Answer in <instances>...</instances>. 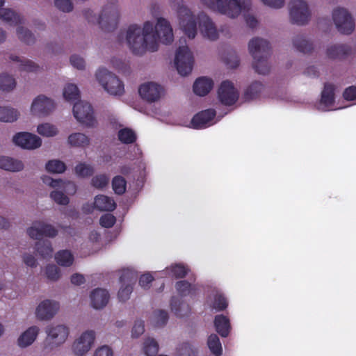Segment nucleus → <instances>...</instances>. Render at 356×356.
I'll use <instances>...</instances> for the list:
<instances>
[{
	"label": "nucleus",
	"instance_id": "24",
	"mask_svg": "<svg viewBox=\"0 0 356 356\" xmlns=\"http://www.w3.org/2000/svg\"><path fill=\"white\" fill-rule=\"evenodd\" d=\"M213 86L211 79L202 76L197 79L193 84V92L199 96L207 95Z\"/></svg>",
	"mask_w": 356,
	"mask_h": 356
},
{
	"label": "nucleus",
	"instance_id": "22",
	"mask_svg": "<svg viewBox=\"0 0 356 356\" xmlns=\"http://www.w3.org/2000/svg\"><path fill=\"white\" fill-rule=\"evenodd\" d=\"M109 298L110 295L107 290L97 288L90 294L91 305L97 309H102L107 305Z\"/></svg>",
	"mask_w": 356,
	"mask_h": 356
},
{
	"label": "nucleus",
	"instance_id": "21",
	"mask_svg": "<svg viewBox=\"0 0 356 356\" xmlns=\"http://www.w3.org/2000/svg\"><path fill=\"white\" fill-rule=\"evenodd\" d=\"M216 111L214 109H207L202 111L195 114L192 120L191 124L194 129H203L209 125V123L216 116Z\"/></svg>",
	"mask_w": 356,
	"mask_h": 356
},
{
	"label": "nucleus",
	"instance_id": "45",
	"mask_svg": "<svg viewBox=\"0 0 356 356\" xmlns=\"http://www.w3.org/2000/svg\"><path fill=\"white\" fill-rule=\"evenodd\" d=\"M112 187L115 193L122 195L126 191L127 181L122 176H115L112 180Z\"/></svg>",
	"mask_w": 356,
	"mask_h": 356
},
{
	"label": "nucleus",
	"instance_id": "61",
	"mask_svg": "<svg viewBox=\"0 0 356 356\" xmlns=\"http://www.w3.org/2000/svg\"><path fill=\"white\" fill-rule=\"evenodd\" d=\"M42 179L44 184L52 188L61 187L63 184L61 179H54L49 176H43Z\"/></svg>",
	"mask_w": 356,
	"mask_h": 356
},
{
	"label": "nucleus",
	"instance_id": "12",
	"mask_svg": "<svg viewBox=\"0 0 356 356\" xmlns=\"http://www.w3.org/2000/svg\"><path fill=\"white\" fill-rule=\"evenodd\" d=\"M47 338L45 343L50 348L63 343L67 338L69 330L65 325H49L46 329Z\"/></svg>",
	"mask_w": 356,
	"mask_h": 356
},
{
	"label": "nucleus",
	"instance_id": "23",
	"mask_svg": "<svg viewBox=\"0 0 356 356\" xmlns=\"http://www.w3.org/2000/svg\"><path fill=\"white\" fill-rule=\"evenodd\" d=\"M351 53V47L344 44L331 45L326 50V55L330 59H343Z\"/></svg>",
	"mask_w": 356,
	"mask_h": 356
},
{
	"label": "nucleus",
	"instance_id": "25",
	"mask_svg": "<svg viewBox=\"0 0 356 356\" xmlns=\"http://www.w3.org/2000/svg\"><path fill=\"white\" fill-rule=\"evenodd\" d=\"M38 333V327L34 325L29 327L18 338L17 342L19 346L22 348H26L31 345L36 339Z\"/></svg>",
	"mask_w": 356,
	"mask_h": 356
},
{
	"label": "nucleus",
	"instance_id": "57",
	"mask_svg": "<svg viewBox=\"0 0 356 356\" xmlns=\"http://www.w3.org/2000/svg\"><path fill=\"white\" fill-rule=\"evenodd\" d=\"M171 272L177 279L184 277L188 272V269L186 268L184 265L181 264H176L171 267Z\"/></svg>",
	"mask_w": 356,
	"mask_h": 356
},
{
	"label": "nucleus",
	"instance_id": "7",
	"mask_svg": "<svg viewBox=\"0 0 356 356\" xmlns=\"http://www.w3.org/2000/svg\"><path fill=\"white\" fill-rule=\"evenodd\" d=\"M107 1L108 4L103 8L97 23L103 31L111 32L118 26L120 15L116 6L117 0H107Z\"/></svg>",
	"mask_w": 356,
	"mask_h": 356
},
{
	"label": "nucleus",
	"instance_id": "53",
	"mask_svg": "<svg viewBox=\"0 0 356 356\" xmlns=\"http://www.w3.org/2000/svg\"><path fill=\"white\" fill-rule=\"evenodd\" d=\"M45 274L49 280L56 281L60 277V272L56 265L49 264L45 268Z\"/></svg>",
	"mask_w": 356,
	"mask_h": 356
},
{
	"label": "nucleus",
	"instance_id": "49",
	"mask_svg": "<svg viewBox=\"0 0 356 356\" xmlns=\"http://www.w3.org/2000/svg\"><path fill=\"white\" fill-rule=\"evenodd\" d=\"M143 350L147 356H154L159 351V344L155 339L148 338L144 342Z\"/></svg>",
	"mask_w": 356,
	"mask_h": 356
},
{
	"label": "nucleus",
	"instance_id": "8",
	"mask_svg": "<svg viewBox=\"0 0 356 356\" xmlns=\"http://www.w3.org/2000/svg\"><path fill=\"white\" fill-rule=\"evenodd\" d=\"M193 63L194 58L188 47H179L175 58V65L178 73L181 76L189 74L192 72Z\"/></svg>",
	"mask_w": 356,
	"mask_h": 356
},
{
	"label": "nucleus",
	"instance_id": "37",
	"mask_svg": "<svg viewBox=\"0 0 356 356\" xmlns=\"http://www.w3.org/2000/svg\"><path fill=\"white\" fill-rule=\"evenodd\" d=\"M19 113L16 109L10 107L0 106V121L13 122L17 120Z\"/></svg>",
	"mask_w": 356,
	"mask_h": 356
},
{
	"label": "nucleus",
	"instance_id": "26",
	"mask_svg": "<svg viewBox=\"0 0 356 356\" xmlns=\"http://www.w3.org/2000/svg\"><path fill=\"white\" fill-rule=\"evenodd\" d=\"M94 205L97 210L102 211H112L117 207L113 198L104 195H97L95 198Z\"/></svg>",
	"mask_w": 356,
	"mask_h": 356
},
{
	"label": "nucleus",
	"instance_id": "5",
	"mask_svg": "<svg viewBox=\"0 0 356 356\" xmlns=\"http://www.w3.org/2000/svg\"><path fill=\"white\" fill-rule=\"evenodd\" d=\"M171 6L177 10L179 23L184 34L193 39L197 34V22L192 12L183 4V0H170Z\"/></svg>",
	"mask_w": 356,
	"mask_h": 356
},
{
	"label": "nucleus",
	"instance_id": "13",
	"mask_svg": "<svg viewBox=\"0 0 356 356\" xmlns=\"http://www.w3.org/2000/svg\"><path fill=\"white\" fill-rule=\"evenodd\" d=\"M137 280L136 273L130 270L122 271L120 282L122 286L118 291V297L121 302H125L129 299L130 294L133 291L134 285Z\"/></svg>",
	"mask_w": 356,
	"mask_h": 356
},
{
	"label": "nucleus",
	"instance_id": "51",
	"mask_svg": "<svg viewBox=\"0 0 356 356\" xmlns=\"http://www.w3.org/2000/svg\"><path fill=\"white\" fill-rule=\"evenodd\" d=\"M154 323L156 327L164 326L168 321V314L165 310H156L154 312Z\"/></svg>",
	"mask_w": 356,
	"mask_h": 356
},
{
	"label": "nucleus",
	"instance_id": "62",
	"mask_svg": "<svg viewBox=\"0 0 356 356\" xmlns=\"http://www.w3.org/2000/svg\"><path fill=\"white\" fill-rule=\"evenodd\" d=\"M70 63L78 70H82L85 67L84 59L77 55H72L70 57Z\"/></svg>",
	"mask_w": 356,
	"mask_h": 356
},
{
	"label": "nucleus",
	"instance_id": "59",
	"mask_svg": "<svg viewBox=\"0 0 356 356\" xmlns=\"http://www.w3.org/2000/svg\"><path fill=\"white\" fill-rule=\"evenodd\" d=\"M145 331L144 321L141 320L136 321L131 331V335L133 337H138Z\"/></svg>",
	"mask_w": 356,
	"mask_h": 356
},
{
	"label": "nucleus",
	"instance_id": "33",
	"mask_svg": "<svg viewBox=\"0 0 356 356\" xmlns=\"http://www.w3.org/2000/svg\"><path fill=\"white\" fill-rule=\"evenodd\" d=\"M334 102V86L330 83H325L321 92V103L326 107L333 105Z\"/></svg>",
	"mask_w": 356,
	"mask_h": 356
},
{
	"label": "nucleus",
	"instance_id": "39",
	"mask_svg": "<svg viewBox=\"0 0 356 356\" xmlns=\"http://www.w3.org/2000/svg\"><path fill=\"white\" fill-rule=\"evenodd\" d=\"M175 288L181 296H186L189 294H195L196 287L186 280L178 281L175 284Z\"/></svg>",
	"mask_w": 356,
	"mask_h": 356
},
{
	"label": "nucleus",
	"instance_id": "11",
	"mask_svg": "<svg viewBox=\"0 0 356 356\" xmlns=\"http://www.w3.org/2000/svg\"><path fill=\"white\" fill-rule=\"evenodd\" d=\"M73 114L79 122L87 127H93L96 123L92 107L88 102H76L73 106Z\"/></svg>",
	"mask_w": 356,
	"mask_h": 356
},
{
	"label": "nucleus",
	"instance_id": "28",
	"mask_svg": "<svg viewBox=\"0 0 356 356\" xmlns=\"http://www.w3.org/2000/svg\"><path fill=\"white\" fill-rule=\"evenodd\" d=\"M264 90V85L260 81H253L245 90L243 97L245 101L259 98Z\"/></svg>",
	"mask_w": 356,
	"mask_h": 356
},
{
	"label": "nucleus",
	"instance_id": "30",
	"mask_svg": "<svg viewBox=\"0 0 356 356\" xmlns=\"http://www.w3.org/2000/svg\"><path fill=\"white\" fill-rule=\"evenodd\" d=\"M170 307L172 312L178 317L187 316L191 312L190 306L176 297L171 298Z\"/></svg>",
	"mask_w": 356,
	"mask_h": 356
},
{
	"label": "nucleus",
	"instance_id": "58",
	"mask_svg": "<svg viewBox=\"0 0 356 356\" xmlns=\"http://www.w3.org/2000/svg\"><path fill=\"white\" fill-rule=\"evenodd\" d=\"M55 6L63 12L69 13L72 10L73 5L70 0H55Z\"/></svg>",
	"mask_w": 356,
	"mask_h": 356
},
{
	"label": "nucleus",
	"instance_id": "54",
	"mask_svg": "<svg viewBox=\"0 0 356 356\" xmlns=\"http://www.w3.org/2000/svg\"><path fill=\"white\" fill-rule=\"evenodd\" d=\"M225 63L226 65H227L229 68H236L240 63V60L238 59V56L236 52L234 51H230L225 58Z\"/></svg>",
	"mask_w": 356,
	"mask_h": 356
},
{
	"label": "nucleus",
	"instance_id": "10",
	"mask_svg": "<svg viewBox=\"0 0 356 356\" xmlns=\"http://www.w3.org/2000/svg\"><path fill=\"white\" fill-rule=\"evenodd\" d=\"M332 19L337 30L341 33L349 35L354 31V19L346 9L335 8L332 12Z\"/></svg>",
	"mask_w": 356,
	"mask_h": 356
},
{
	"label": "nucleus",
	"instance_id": "60",
	"mask_svg": "<svg viewBox=\"0 0 356 356\" xmlns=\"http://www.w3.org/2000/svg\"><path fill=\"white\" fill-rule=\"evenodd\" d=\"M153 280L154 277L150 273L142 275L139 279V285L144 289H148Z\"/></svg>",
	"mask_w": 356,
	"mask_h": 356
},
{
	"label": "nucleus",
	"instance_id": "46",
	"mask_svg": "<svg viewBox=\"0 0 356 356\" xmlns=\"http://www.w3.org/2000/svg\"><path fill=\"white\" fill-rule=\"evenodd\" d=\"M37 131L39 134L46 137L54 136L58 133L56 127L49 123H44L38 125Z\"/></svg>",
	"mask_w": 356,
	"mask_h": 356
},
{
	"label": "nucleus",
	"instance_id": "15",
	"mask_svg": "<svg viewBox=\"0 0 356 356\" xmlns=\"http://www.w3.org/2000/svg\"><path fill=\"white\" fill-rule=\"evenodd\" d=\"M199 29L204 38L210 40H216L218 38V33L211 19L205 13H200L197 17Z\"/></svg>",
	"mask_w": 356,
	"mask_h": 356
},
{
	"label": "nucleus",
	"instance_id": "38",
	"mask_svg": "<svg viewBox=\"0 0 356 356\" xmlns=\"http://www.w3.org/2000/svg\"><path fill=\"white\" fill-rule=\"evenodd\" d=\"M208 347L213 355L220 356L222 353V348L219 337L216 334H211L207 339Z\"/></svg>",
	"mask_w": 356,
	"mask_h": 356
},
{
	"label": "nucleus",
	"instance_id": "50",
	"mask_svg": "<svg viewBox=\"0 0 356 356\" xmlns=\"http://www.w3.org/2000/svg\"><path fill=\"white\" fill-rule=\"evenodd\" d=\"M75 172L77 176L81 177H88L94 172V168L85 163H80L75 167Z\"/></svg>",
	"mask_w": 356,
	"mask_h": 356
},
{
	"label": "nucleus",
	"instance_id": "3",
	"mask_svg": "<svg viewBox=\"0 0 356 356\" xmlns=\"http://www.w3.org/2000/svg\"><path fill=\"white\" fill-rule=\"evenodd\" d=\"M248 49L254 59L252 66L255 72L259 74H267L270 72L268 58L271 54L269 42L260 38H254L249 42Z\"/></svg>",
	"mask_w": 356,
	"mask_h": 356
},
{
	"label": "nucleus",
	"instance_id": "43",
	"mask_svg": "<svg viewBox=\"0 0 356 356\" xmlns=\"http://www.w3.org/2000/svg\"><path fill=\"white\" fill-rule=\"evenodd\" d=\"M16 86V81L15 79L7 74H0V89L3 91L9 92L14 89Z\"/></svg>",
	"mask_w": 356,
	"mask_h": 356
},
{
	"label": "nucleus",
	"instance_id": "63",
	"mask_svg": "<svg viewBox=\"0 0 356 356\" xmlns=\"http://www.w3.org/2000/svg\"><path fill=\"white\" fill-rule=\"evenodd\" d=\"M343 97L345 99L348 101H353L356 99V86H352L345 89Z\"/></svg>",
	"mask_w": 356,
	"mask_h": 356
},
{
	"label": "nucleus",
	"instance_id": "35",
	"mask_svg": "<svg viewBox=\"0 0 356 356\" xmlns=\"http://www.w3.org/2000/svg\"><path fill=\"white\" fill-rule=\"evenodd\" d=\"M55 259L58 265L69 267L74 262V256L70 251L63 250L58 251L55 254Z\"/></svg>",
	"mask_w": 356,
	"mask_h": 356
},
{
	"label": "nucleus",
	"instance_id": "17",
	"mask_svg": "<svg viewBox=\"0 0 356 356\" xmlns=\"http://www.w3.org/2000/svg\"><path fill=\"white\" fill-rule=\"evenodd\" d=\"M15 144L24 149H33L40 147L42 140L38 136L29 132L16 134L13 139Z\"/></svg>",
	"mask_w": 356,
	"mask_h": 356
},
{
	"label": "nucleus",
	"instance_id": "29",
	"mask_svg": "<svg viewBox=\"0 0 356 356\" xmlns=\"http://www.w3.org/2000/svg\"><path fill=\"white\" fill-rule=\"evenodd\" d=\"M0 168L8 171L18 172L24 168V164L21 161L0 156Z\"/></svg>",
	"mask_w": 356,
	"mask_h": 356
},
{
	"label": "nucleus",
	"instance_id": "41",
	"mask_svg": "<svg viewBox=\"0 0 356 356\" xmlns=\"http://www.w3.org/2000/svg\"><path fill=\"white\" fill-rule=\"evenodd\" d=\"M63 97L68 102L75 101L80 98V92L76 85L68 83L64 88Z\"/></svg>",
	"mask_w": 356,
	"mask_h": 356
},
{
	"label": "nucleus",
	"instance_id": "52",
	"mask_svg": "<svg viewBox=\"0 0 356 356\" xmlns=\"http://www.w3.org/2000/svg\"><path fill=\"white\" fill-rule=\"evenodd\" d=\"M109 182V177L104 174L98 175L92 177L91 184L96 188L102 189L106 187Z\"/></svg>",
	"mask_w": 356,
	"mask_h": 356
},
{
	"label": "nucleus",
	"instance_id": "47",
	"mask_svg": "<svg viewBox=\"0 0 356 356\" xmlns=\"http://www.w3.org/2000/svg\"><path fill=\"white\" fill-rule=\"evenodd\" d=\"M46 170L52 173H62L66 169L65 164L60 160H51L46 164Z\"/></svg>",
	"mask_w": 356,
	"mask_h": 356
},
{
	"label": "nucleus",
	"instance_id": "31",
	"mask_svg": "<svg viewBox=\"0 0 356 356\" xmlns=\"http://www.w3.org/2000/svg\"><path fill=\"white\" fill-rule=\"evenodd\" d=\"M0 19L10 25H18L23 22V18L11 9L0 8Z\"/></svg>",
	"mask_w": 356,
	"mask_h": 356
},
{
	"label": "nucleus",
	"instance_id": "64",
	"mask_svg": "<svg viewBox=\"0 0 356 356\" xmlns=\"http://www.w3.org/2000/svg\"><path fill=\"white\" fill-rule=\"evenodd\" d=\"M94 356H113V350L108 346H103L96 350Z\"/></svg>",
	"mask_w": 356,
	"mask_h": 356
},
{
	"label": "nucleus",
	"instance_id": "19",
	"mask_svg": "<svg viewBox=\"0 0 356 356\" xmlns=\"http://www.w3.org/2000/svg\"><path fill=\"white\" fill-rule=\"evenodd\" d=\"M163 88L153 82L142 84L138 90L140 97L148 102H154L161 97Z\"/></svg>",
	"mask_w": 356,
	"mask_h": 356
},
{
	"label": "nucleus",
	"instance_id": "2",
	"mask_svg": "<svg viewBox=\"0 0 356 356\" xmlns=\"http://www.w3.org/2000/svg\"><path fill=\"white\" fill-rule=\"evenodd\" d=\"M27 234L38 241L35 243V250L39 255L44 259L52 257L53 248L49 240H40L42 236L54 238L57 236L58 230L51 224L42 221H35L32 226L27 229Z\"/></svg>",
	"mask_w": 356,
	"mask_h": 356
},
{
	"label": "nucleus",
	"instance_id": "36",
	"mask_svg": "<svg viewBox=\"0 0 356 356\" xmlns=\"http://www.w3.org/2000/svg\"><path fill=\"white\" fill-rule=\"evenodd\" d=\"M68 143L74 147H84L89 144L90 140L82 133H74L68 136Z\"/></svg>",
	"mask_w": 356,
	"mask_h": 356
},
{
	"label": "nucleus",
	"instance_id": "4",
	"mask_svg": "<svg viewBox=\"0 0 356 356\" xmlns=\"http://www.w3.org/2000/svg\"><path fill=\"white\" fill-rule=\"evenodd\" d=\"M209 9L218 11L230 18L237 17L242 10L248 9L250 0H201Z\"/></svg>",
	"mask_w": 356,
	"mask_h": 356
},
{
	"label": "nucleus",
	"instance_id": "20",
	"mask_svg": "<svg viewBox=\"0 0 356 356\" xmlns=\"http://www.w3.org/2000/svg\"><path fill=\"white\" fill-rule=\"evenodd\" d=\"M59 309V304L56 301L45 300L36 308L35 314L40 320H49L53 318Z\"/></svg>",
	"mask_w": 356,
	"mask_h": 356
},
{
	"label": "nucleus",
	"instance_id": "16",
	"mask_svg": "<svg viewBox=\"0 0 356 356\" xmlns=\"http://www.w3.org/2000/svg\"><path fill=\"white\" fill-rule=\"evenodd\" d=\"M54 108V101L41 95L33 100L31 109L33 115L41 117L49 115Z\"/></svg>",
	"mask_w": 356,
	"mask_h": 356
},
{
	"label": "nucleus",
	"instance_id": "34",
	"mask_svg": "<svg viewBox=\"0 0 356 356\" xmlns=\"http://www.w3.org/2000/svg\"><path fill=\"white\" fill-rule=\"evenodd\" d=\"M118 140L123 144H132L136 141L137 136L131 129L125 127L120 129L118 133Z\"/></svg>",
	"mask_w": 356,
	"mask_h": 356
},
{
	"label": "nucleus",
	"instance_id": "42",
	"mask_svg": "<svg viewBox=\"0 0 356 356\" xmlns=\"http://www.w3.org/2000/svg\"><path fill=\"white\" fill-rule=\"evenodd\" d=\"M10 58L13 61L21 63L20 70L22 71L36 72L39 69V66L31 60H21L19 56L13 55H11Z\"/></svg>",
	"mask_w": 356,
	"mask_h": 356
},
{
	"label": "nucleus",
	"instance_id": "48",
	"mask_svg": "<svg viewBox=\"0 0 356 356\" xmlns=\"http://www.w3.org/2000/svg\"><path fill=\"white\" fill-rule=\"evenodd\" d=\"M227 306L228 302L226 297L220 293H216L214 296L211 307L220 312L225 310Z\"/></svg>",
	"mask_w": 356,
	"mask_h": 356
},
{
	"label": "nucleus",
	"instance_id": "56",
	"mask_svg": "<svg viewBox=\"0 0 356 356\" xmlns=\"http://www.w3.org/2000/svg\"><path fill=\"white\" fill-rule=\"evenodd\" d=\"M116 222L115 217L111 213H106L101 216L99 219V224L102 227L105 228L112 227Z\"/></svg>",
	"mask_w": 356,
	"mask_h": 356
},
{
	"label": "nucleus",
	"instance_id": "14",
	"mask_svg": "<svg viewBox=\"0 0 356 356\" xmlns=\"http://www.w3.org/2000/svg\"><path fill=\"white\" fill-rule=\"evenodd\" d=\"M218 94L220 102L226 106L234 104L238 99V92L233 83L227 80L221 83Z\"/></svg>",
	"mask_w": 356,
	"mask_h": 356
},
{
	"label": "nucleus",
	"instance_id": "1",
	"mask_svg": "<svg viewBox=\"0 0 356 356\" xmlns=\"http://www.w3.org/2000/svg\"><path fill=\"white\" fill-rule=\"evenodd\" d=\"M173 32L170 22L163 17L157 19L156 25L147 21L143 29L136 24L128 27L126 41L135 55H143L147 51L154 52L159 49V41L169 44L173 41Z\"/></svg>",
	"mask_w": 356,
	"mask_h": 356
},
{
	"label": "nucleus",
	"instance_id": "40",
	"mask_svg": "<svg viewBox=\"0 0 356 356\" xmlns=\"http://www.w3.org/2000/svg\"><path fill=\"white\" fill-rule=\"evenodd\" d=\"M175 356H197V350L189 343L184 342L177 347Z\"/></svg>",
	"mask_w": 356,
	"mask_h": 356
},
{
	"label": "nucleus",
	"instance_id": "44",
	"mask_svg": "<svg viewBox=\"0 0 356 356\" xmlns=\"http://www.w3.org/2000/svg\"><path fill=\"white\" fill-rule=\"evenodd\" d=\"M17 35L18 38L23 42L31 44L35 42L34 35L27 29L19 26L17 29Z\"/></svg>",
	"mask_w": 356,
	"mask_h": 356
},
{
	"label": "nucleus",
	"instance_id": "6",
	"mask_svg": "<svg viewBox=\"0 0 356 356\" xmlns=\"http://www.w3.org/2000/svg\"><path fill=\"white\" fill-rule=\"evenodd\" d=\"M96 79L105 90L113 95H122L124 88L123 83L114 74L104 67L99 68L96 72Z\"/></svg>",
	"mask_w": 356,
	"mask_h": 356
},
{
	"label": "nucleus",
	"instance_id": "32",
	"mask_svg": "<svg viewBox=\"0 0 356 356\" xmlns=\"http://www.w3.org/2000/svg\"><path fill=\"white\" fill-rule=\"evenodd\" d=\"M293 44L298 51L304 54L309 53L314 49L313 44L302 35L293 38Z\"/></svg>",
	"mask_w": 356,
	"mask_h": 356
},
{
	"label": "nucleus",
	"instance_id": "27",
	"mask_svg": "<svg viewBox=\"0 0 356 356\" xmlns=\"http://www.w3.org/2000/svg\"><path fill=\"white\" fill-rule=\"evenodd\" d=\"M214 326L216 332L222 337H227L230 332L231 325L229 318L222 315H216L214 319Z\"/></svg>",
	"mask_w": 356,
	"mask_h": 356
},
{
	"label": "nucleus",
	"instance_id": "9",
	"mask_svg": "<svg viewBox=\"0 0 356 356\" xmlns=\"http://www.w3.org/2000/svg\"><path fill=\"white\" fill-rule=\"evenodd\" d=\"M291 22L298 25L306 24L311 16L307 3L303 0H291L289 3Z\"/></svg>",
	"mask_w": 356,
	"mask_h": 356
},
{
	"label": "nucleus",
	"instance_id": "55",
	"mask_svg": "<svg viewBox=\"0 0 356 356\" xmlns=\"http://www.w3.org/2000/svg\"><path fill=\"white\" fill-rule=\"evenodd\" d=\"M51 198L57 204L60 205H67L70 200L63 192L54 191L50 193Z\"/></svg>",
	"mask_w": 356,
	"mask_h": 356
},
{
	"label": "nucleus",
	"instance_id": "18",
	"mask_svg": "<svg viewBox=\"0 0 356 356\" xmlns=\"http://www.w3.org/2000/svg\"><path fill=\"white\" fill-rule=\"evenodd\" d=\"M95 333L92 330L83 332L73 343L72 349L75 355L81 356L86 353L94 343Z\"/></svg>",
	"mask_w": 356,
	"mask_h": 356
}]
</instances>
